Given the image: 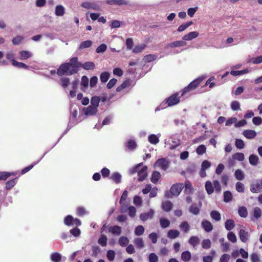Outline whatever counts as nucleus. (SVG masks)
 <instances>
[{"instance_id": "nucleus-35", "label": "nucleus", "mask_w": 262, "mask_h": 262, "mask_svg": "<svg viewBox=\"0 0 262 262\" xmlns=\"http://www.w3.org/2000/svg\"><path fill=\"white\" fill-rule=\"evenodd\" d=\"M234 176L236 180L238 181H242L245 178L244 172L241 169H237L235 171Z\"/></svg>"}, {"instance_id": "nucleus-50", "label": "nucleus", "mask_w": 262, "mask_h": 262, "mask_svg": "<svg viewBox=\"0 0 262 262\" xmlns=\"http://www.w3.org/2000/svg\"><path fill=\"white\" fill-rule=\"evenodd\" d=\"M17 182V178L8 181L6 184V188L7 190H10L13 187Z\"/></svg>"}, {"instance_id": "nucleus-46", "label": "nucleus", "mask_w": 262, "mask_h": 262, "mask_svg": "<svg viewBox=\"0 0 262 262\" xmlns=\"http://www.w3.org/2000/svg\"><path fill=\"white\" fill-rule=\"evenodd\" d=\"M160 224L161 228H166L169 226L170 221L168 219L162 217L160 219Z\"/></svg>"}, {"instance_id": "nucleus-52", "label": "nucleus", "mask_w": 262, "mask_h": 262, "mask_svg": "<svg viewBox=\"0 0 262 262\" xmlns=\"http://www.w3.org/2000/svg\"><path fill=\"white\" fill-rule=\"evenodd\" d=\"M12 64L13 66L16 67H17L18 68H20V69H28V67H29L26 64H25V63H24L23 62H18V61H16V60H13V62H12Z\"/></svg>"}, {"instance_id": "nucleus-29", "label": "nucleus", "mask_w": 262, "mask_h": 262, "mask_svg": "<svg viewBox=\"0 0 262 262\" xmlns=\"http://www.w3.org/2000/svg\"><path fill=\"white\" fill-rule=\"evenodd\" d=\"M250 164L252 166H256L259 162V158L257 156L252 154L249 157Z\"/></svg>"}, {"instance_id": "nucleus-54", "label": "nucleus", "mask_w": 262, "mask_h": 262, "mask_svg": "<svg viewBox=\"0 0 262 262\" xmlns=\"http://www.w3.org/2000/svg\"><path fill=\"white\" fill-rule=\"evenodd\" d=\"M119 245L122 247L126 246L129 243V239L126 236H121L118 241Z\"/></svg>"}, {"instance_id": "nucleus-2", "label": "nucleus", "mask_w": 262, "mask_h": 262, "mask_svg": "<svg viewBox=\"0 0 262 262\" xmlns=\"http://www.w3.org/2000/svg\"><path fill=\"white\" fill-rule=\"evenodd\" d=\"M77 72V70L75 69H70L69 63H64L62 64L57 69V74L59 76L63 75H73Z\"/></svg>"}, {"instance_id": "nucleus-16", "label": "nucleus", "mask_w": 262, "mask_h": 262, "mask_svg": "<svg viewBox=\"0 0 262 262\" xmlns=\"http://www.w3.org/2000/svg\"><path fill=\"white\" fill-rule=\"evenodd\" d=\"M108 232L112 234L118 236L121 233V228L118 226H111L108 228Z\"/></svg>"}, {"instance_id": "nucleus-20", "label": "nucleus", "mask_w": 262, "mask_h": 262, "mask_svg": "<svg viewBox=\"0 0 262 262\" xmlns=\"http://www.w3.org/2000/svg\"><path fill=\"white\" fill-rule=\"evenodd\" d=\"M243 135L247 139H254L256 136V132L254 130H245L243 133Z\"/></svg>"}, {"instance_id": "nucleus-26", "label": "nucleus", "mask_w": 262, "mask_h": 262, "mask_svg": "<svg viewBox=\"0 0 262 262\" xmlns=\"http://www.w3.org/2000/svg\"><path fill=\"white\" fill-rule=\"evenodd\" d=\"M95 65L93 62L88 61L84 63H81V67L86 70H92L95 68Z\"/></svg>"}, {"instance_id": "nucleus-15", "label": "nucleus", "mask_w": 262, "mask_h": 262, "mask_svg": "<svg viewBox=\"0 0 262 262\" xmlns=\"http://www.w3.org/2000/svg\"><path fill=\"white\" fill-rule=\"evenodd\" d=\"M202 227L207 232L211 231L213 229V226L210 222L204 220L201 223Z\"/></svg>"}, {"instance_id": "nucleus-14", "label": "nucleus", "mask_w": 262, "mask_h": 262, "mask_svg": "<svg viewBox=\"0 0 262 262\" xmlns=\"http://www.w3.org/2000/svg\"><path fill=\"white\" fill-rule=\"evenodd\" d=\"M106 3L110 5H127L128 2L127 0H107Z\"/></svg>"}, {"instance_id": "nucleus-62", "label": "nucleus", "mask_w": 262, "mask_h": 262, "mask_svg": "<svg viewBox=\"0 0 262 262\" xmlns=\"http://www.w3.org/2000/svg\"><path fill=\"white\" fill-rule=\"evenodd\" d=\"M213 189H214L217 193H220L221 191V186L220 182L217 180H214L213 182Z\"/></svg>"}, {"instance_id": "nucleus-49", "label": "nucleus", "mask_w": 262, "mask_h": 262, "mask_svg": "<svg viewBox=\"0 0 262 262\" xmlns=\"http://www.w3.org/2000/svg\"><path fill=\"white\" fill-rule=\"evenodd\" d=\"M107 238L104 234H101L98 240V243L102 247H104L107 244Z\"/></svg>"}, {"instance_id": "nucleus-11", "label": "nucleus", "mask_w": 262, "mask_h": 262, "mask_svg": "<svg viewBox=\"0 0 262 262\" xmlns=\"http://www.w3.org/2000/svg\"><path fill=\"white\" fill-rule=\"evenodd\" d=\"M137 146L136 142L133 139H129L125 144L126 151H133L136 148Z\"/></svg>"}, {"instance_id": "nucleus-37", "label": "nucleus", "mask_w": 262, "mask_h": 262, "mask_svg": "<svg viewBox=\"0 0 262 262\" xmlns=\"http://www.w3.org/2000/svg\"><path fill=\"white\" fill-rule=\"evenodd\" d=\"M191 257V255L189 251H185L181 254V259L185 262L189 261Z\"/></svg>"}, {"instance_id": "nucleus-33", "label": "nucleus", "mask_w": 262, "mask_h": 262, "mask_svg": "<svg viewBox=\"0 0 262 262\" xmlns=\"http://www.w3.org/2000/svg\"><path fill=\"white\" fill-rule=\"evenodd\" d=\"M200 210L199 207L195 204H192L189 208V212L195 215L199 214Z\"/></svg>"}, {"instance_id": "nucleus-27", "label": "nucleus", "mask_w": 262, "mask_h": 262, "mask_svg": "<svg viewBox=\"0 0 262 262\" xmlns=\"http://www.w3.org/2000/svg\"><path fill=\"white\" fill-rule=\"evenodd\" d=\"M172 203L169 201L163 202L162 204V208L166 212L170 211L172 208Z\"/></svg>"}, {"instance_id": "nucleus-53", "label": "nucleus", "mask_w": 262, "mask_h": 262, "mask_svg": "<svg viewBox=\"0 0 262 262\" xmlns=\"http://www.w3.org/2000/svg\"><path fill=\"white\" fill-rule=\"evenodd\" d=\"M180 229L184 232L187 233L190 229V226L186 221L183 222L179 226Z\"/></svg>"}, {"instance_id": "nucleus-12", "label": "nucleus", "mask_w": 262, "mask_h": 262, "mask_svg": "<svg viewBox=\"0 0 262 262\" xmlns=\"http://www.w3.org/2000/svg\"><path fill=\"white\" fill-rule=\"evenodd\" d=\"M81 7L86 9H92L93 10L99 11L100 10V7L94 3L91 2H84L81 4Z\"/></svg>"}, {"instance_id": "nucleus-24", "label": "nucleus", "mask_w": 262, "mask_h": 262, "mask_svg": "<svg viewBox=\"0 0 262 262\" xmlns=\"http://www.w3.org/2000/svg\"><path fill=\"white\" fill-rule=\"evenodd\" d=\"M186 45V42L183 40H178L168 44L167 47L170 48H174L179 47H183Z\"/></svg>"}, {"instance_id": "nucleus-44", "label": "nucleus", "mask_w": 262, "mask_h": 262, "mask_svg": "<svg viewBox=\"0 0 262 262\" xmlns=\"http://www.w3.org/2000/svg\"><path fill=\"white\" fill-rule=\"evenodd\" d=\"M92 45V42L91 40H86L81 42L79 46V50H83L90 47Z\"/></svg>"}, {"instance_id": "nucleus-6", "label": "nucleus", "mask_w": 262, "mask_h": 262, "mask_svg": "<svg viewBox=\"0 0 262 262\" xmlns=\"http://www.w3.org/2000/svg\"><path fill=\"white\" fill-rule=\"evenodd\" d=\"M183 188L184 184L183 183H177L172 185L170 192L172 195L178 196Z\"/></svg>"}, {"instance_id": "nucleus-39", "label": "nucleus", "mask_w": 262, "mask_h": 262, "mask_svg": "<svg viewBox=\"0 0 262 262\" xmlns=\"http://www.w3.org/2000/svg\"><path fill=\"white\" fill-rule=\"evenodd\" d=\"M200 242V239L198 236H192L190 237L188 241V243L192 245L193 247H195L199 244Z\"/></svg>"}, {"instance_id": "nucleus-48", "label": "nucleus", "mask_w": 262, "mask_h": 262, "mask_svg": "<svg viewBox=\"0 0 262 262\" xmlns=\"http://www.w3.org/2000/svg\"><path fill=\"white\" fill-rule=\"evenodd\" d=\"M161 177V174L157 171H155L152 172L151 178V181L153 183H156L160 178Z\"/></svg>"}, {"instance_id": "nucleus-41", "label": "nucleus", "mask_w": 262, "mask_h": 262, "mask_svg": "<svg viewBox=\"0 0 262 262\" xmlns=\"http://www.w3.org/2000/svg\"><path fill=\"white\" fill-rule=\"evenodd\" d=\"M76 213L77 215L82 216L88 214L89 212L84 207H78L76 209Z\"/></svg>"}, {"instance_id": "nucleus-17", "label": "nucleus", "mask_w": 262, "mask_h": 262, "mask_svg": "<svg viewBox=\"0 0 262 262\" xmlns=\"http://www.w3.org/2000/svg\"><path fill=\"white\" fill-rule=\"evenodd\" d=\"M199 33L198 32L192 31L183 36L182 39L184 40L190 41L194 38H196L199 36Z\"/></svg>"}, {"instance_id": "nucleus-28", "label": "nucleus", "mask_w": 262, "mask_h": 262, "mask_svg": "<svg viewBox=\"0 0 262 262\" xmlns=\"http://www.w3.org/2000/svg\"><path fill=\"white\" fill-rule=\"evenodd\" d=\"M19 59L20 60H25L32 57V54L31 52L27 51H22L19 52Z\"/></svg>"}, {"instance_id": "nucleus-57", "label": "nucleus", "mask_w": 262, "mask_h": 262, "mask_svg": "<svg viewBox=\"0 0 262 262\" xmlns=\"http://www.w3.org/2000/svg\"><path fill=\"white\" fill-rule=\"evenodd\" d=\"M228 239L233 243H235L237 241V237L235 234L232 232H229L227 235Z\"/></svg>"}, {"instance_id": "nucleus-47", "label": "nucleus", "mask_w": 262, "mask_h": 262, "mask_svg": "<svg viewBox=\"0 0 262 262\" xmlns=\"http://www.w3.org/2000/svg\"><path fill=\"white\" fill-rule=\"evenodd\" d=\"M111 179L116 183H119L121 180V175L118 172H115L112 174Z\"/></svg>"}, {"instance_id": "nucleus-45", "label": "nucleus", "mask_w": 262, "mask_h": 262, "mask_svg": "<svg viewBox=\"0 0 262 262\" xmlns=\"http://www.w3.org/2000/svg\"><path fill=\"white\" fill-rule=\"evenodd\" d=\"M100 101V98L99 97L96 96L92 97L91 100V106H94L98 108Z\"/></svg>"}, {"instance_id": "nucleus-31", "label": "nucleus", "mask_w": 262, "mask_h": 262, "mask_svg": "<svg viewBox=\"0 0 262 262\" xmlns=\"http://www.w3.org/2000/svg\"><path fill=\"white\" fill-rule=\"evenodd\" d=\"M225 227L227 230L230 231L235 227V223L233 220H227L225 223Z\"/></svg>"}, {"instance_id": "nucleus-9", "label": "nucleus", "mask_w": 262, "mask_h": 262, "mask_svg": "<svg viewBox=\"0 0 262 262\" xmlns=\"http://www.w3.org/2000/svg\"><path fill=\"white\" fill-rule=\"evenodd\" d=\"M77 115V111L76 110H74L71 112L67 130H69L77 123V122L76 120Z\"/></svg>"}, {"instance_id": "nucleus-51", "label": "nucleus", "mask_w": 262, "mask_h": 262, "mask_svg": "<svg viewBox=\"0 0 262 262\" xmlns=\"http://www.w3.org/2000/svg\"><path fill=\"white\" fill-rule=\"evenodd\" d=\"M146 45L144 43L137 45L133 49V52L134 53H138L142 52L145 48Z\"/></svg>"}, {"instance_id": "nucleus-58", "label": "nucleus", "mask_w": 262, "mask_h": 262, "mask_svg": "<svg viewBox=\"0 0 262 262\" xmlns=\"http://www.w3.org/2000/svg\"><path fill=\"white\" fill-rule=\"evenodd\" d=\"M73 218L71 215H67L64 219V224L67 226H72Z\"/></svg>"}, {"instance_id": "nucleus-25", "label": "nucleus", "mask_w": 262, "mask_h": 262, "mask_svg": "<svg viewBox=\"0 0 262 262\" xmlns=\"http://www.w3.org/2000/svg\"><path fill=\"white\" fill-rule=\"evenodd\" d=\"M250 72V70L249 69H246L241 71L231 70L230 73L233 76H237L249 73Z\"/></svg>"}, {"instance_id": "nucleus-56", "label": "nucleus", "mask_w": 262, "mask_h": 262, "mask_svg": "<svg viewBox=\"0 0 262 262\" xmlns=\"http://www.w3.org/2000/svg\"><path fill=\"white\" fill-rule=\"evenodd\" d=\"M145 229L142 225L136 227L135 230V234L137 236H140L144 233Z\"/></svg>"}, {"instance_id": "nucleus-30", "label": "nucleus", "mask_w": 262, "mask_h": 262, "mask_svg": "<svg viewBox=\"0 0 262 262\" xmlns=\"http://www.w3.org/2000/svg\"><path fill=\"white\" fill-rule=\"evenodd\" d=\"M65 9L63 6L59 5L56 6L55 14L58 16H62L64 14Z\"/></svg>"}, {"instance_id": "nucleus-32", "label": "nucleus", "mask_w": 262, "mask_h": 262, "mask_svg": "<svg viewBox=\"0 0 262 262\" xmlns=\"http://www.w3.org/2000/svg\"><path fill=\"white\" fill-rule=\"evenodd\" d=\"M134 243L139 249H142L144 247V241L142 238H135L134 240Z\"/></svg>"}, {"instance_id": "nucleus-4", "label": "nucleus", "mask_w": 262, "mask_h": 262, "mask_svg": "<svg viewBox=\"0 0 262 262\" xmlns=\"http://www.w3.org/2000/svg\"><path fill=\"white\" fill-rule=\"evenodd\" d=\"M155 168H159L161 170L166 171L169 167V163L168 160L165 158L158 159L154 164Z\"/></svg>"}, {"instance_id": "nucleus-7", "label": "nucleus", "mask_w": 262, "mask_h": 262, "mask_svg": "<svg viewBox=\"0 0 262 262\" xmlns=\"http://www.w3.org/2000/svg\"><path fill=\"white\" fill-rule=\"evenodd\" d=\"M84 114L86 116H93L96 114L98 108L94 106H89L84 107L82 110Z\"/></svg>"}, {"instance_id": "nucleus-22", "label": "nucleus", "mask_w": 262, "mask_h": 262, "mask_svg": "<svg viewBox=\"0 0 262 262\" xmlns=\"http://www.w3.org/2000/svg\"><path fill=\"white\" fill-rule=\"evenodd\" d=\"M170 139H171L172 144L170 146V149L172 150L180 144V140L176 135L171 136Z\"/></svg>"}, {"instance_id": "nucleus-43", "label": "nucleus", "mask_w": 262, "mask_h": 262, "mask_svg": "<svg viewBox=\"0 0 262 262\" xmlns=\"http://www.w3.org/2000/svg\"><path fill=\"white\" fill-rule=\"evenodd\" d=\"M232 194L229 191H226L224 192V201L226 203H229L232 200Z\"/></svg>"}, {"instance_id": "nucleus-13", "label": "nucleus", "mask_w": 262, "mask_h": 262, "mask_svg": "<svg viewBox=\"0 0 262 262\" xmlns=\"http://www.w3.org/2000/svg\"><path fill=\"white\" fill-rule=\"evenodd\" d=\"M239 236L242 242L246 243L249 239L250 235L245 230L241 229L239 231Z\"/></svg>"}, {"instance_id": "nucleus-10", "label": "nucleus", "mask_w": 262, "mask_h": 262, "mask_svg": "<svg viewBox=\"0 0 262 262\" xmlns=\"http://www.w3.org/2000/svg\"><path fill=\"white\" fill-rule=\"evenodd\" d=\"M155 214V211L153 209H150L148 212H144L141 213L140 215V219L143 222L147 220H151L153 218Z\"/></svg>"}, {"instance_id": "nucleus-59", "label": "nucleus", "mask_w": 262, "mask_h": 262, "mask_svg": "<svg viewBox=\"0 0 262 262\" xmlns=\"http://www.w3.org/2000/svg\"><path fill=\"white\" fill-rule=\"evenodd\" d=\"M110 77V74L107 72H102L100 75V80L102 82H106Z\"/></svg>"}, {"instance_id": "nucleus-23", "label": "nucleus", "mask_w": 262, "mask_h": 262, "mask_svg": "<svg viewBox=\"0 0 262 262\" xmlns=\"http://www.w3.org/2000/svg\"><path fill=\"white\" fill-rule=\"evenodd\" d=\"M180 235V232L177 230L171 229L167 232V237L171 239H176Z\"/></svg>"}, {"instance_id": "nucleus-38", "label": "nucleus", "mask_w": 262, "mask_h": 262, "mask_svg": "<svg viewBox=\"0 0 262 262\" xmlns=\"http://www.w3.org/2000/svg\"><path fill=\"white\" fill-rule=\"evenodd\" d=\"M50 258L53 262H60L61 259V255L58 252H54L51 254Z\"/></svg>"}, {"instance_id": "nucleus-3", "label": "nucleus", "mask_w": 262, "mask_h": 262, "mask_svg": "<svg viewBox=\"0 0 262 262\" xmlns=\"http://www.w3.org/2000/svg\"><path fill=\"white\" fill-rule=\"evenodd\" d=\"M135 84V83L134 80L128 79L118 86L116 91L118 92H123V94H126L131 90Z\"/></svg>"}, {"instance_id": "nucleus-36", "label": "nucleus", "mask_w": 262, "mask_h": 262, "mask_svg": "<svg viewBox=\"0 0 262 262\" xmlns=\"http://www.w3.org/2000/svg\"><path fill=\"white\" fill-rule=\"evenodd\" d=\"M210 216L216 222H219L221 220V215L220 213L216 210H213L211 211Z\"/></svg>"}, {"instance_id": "nucleus-63", "label": "nucleus", "mask_w": 262, "mask_h": 262, "mask_svg": "<svg viewBox=\"0 0 262 262\" xmlns=\"http://www.w3.org/2000/svg\"><path fill=\"white\" fill-rule=\"evenodd\" d=\"M235 188L237 192L242 193L244 192L245 190L244 185L239 182H238L235 184Z\"/></svg>"}, {"instance_id": "nucleus-34", "label": "nucleus", "mask_w": 262, "mask_h": 262, "mask_svg": "<svg viewBox=\"0 0 262 262\" xmlns=\"http://www.w3.org/2000/svg\"><path fill=\"white\" fill-rule=\"evenodd\" d=\"M185 187V192L187 194H191L192 193V187L191 183L189 181H186L185 184L184 185V187Z\"/></svg>"}, {"instance_id": "nucleus-60", "label": "nucleus", "mask_w": 262, "mask_h": 262, "mask_svg": "<svg viewBox=\"0 0 262 262\" xmlns=\"http://www.w3.org/2000/svg\"><path fill=\"white\" fill-rule=\"evenodd\" d=\"M206 148L204 145H200L196 149V152L199 155H202L206 152Z\"/></svg>"}, {"instance_id": "nucleus-55", "label": "nucleus", "mask_w": 262, "mask_h": 262, "mask_svg": "<svg viewBox=\"0 0 262 262\" xmlns=\"http://www.w3.org/2000/svg\"><path fill=\"white\" fill-rule=\"evenodd\" d=\"M232 158L233 160H236L239 161H243L245 159V156L243 153L236 152L232 155Z\"/></svg>"}, {"instance_id": "nucleus-8", "label": "nucleus", "mask_w": 262, "mask_h": 262, "mask_svg": "<svg viewBox=\"0 0 262 262\" xmlns=\"http://www.w3.org/2000/svg\"><path fill=\"white\" fill-rule=\"evenodd\" d=\"M179 93H177L170 97L166 100V103H167L168 106H172L178 104L180 102V99L179 97Z\"/></svg>"}, {"instance_id": "nucleus-40", "label": "nucleus", "mask_w": 262, "mask_h": 262, "mask_svg": "<svg viewBox=\"0 0 262 262\" xmlns=\"http://www.w3.org/2000/svg\"><path fill=\"white\" fill-rule=\"evenodd\" d=\"M205 189L208 194H212L213 191V184L209 181H208L205 183Z\"/></svg>"}, {"instance_id": "nucleus-42", "label": "nucleus", "mask_w": 262, "mask_h": 262, "mask_svg": "<svg viewBox=\"0 0 262 262\" xmlns=\"http://www.w3.org/2000/svg\"><path fill=\"white\" fill-rule=\"evenodd\" d=\"M239 215L242 217H246L248 215V211L247 208L244 206L239 207L238 209Z\"/></svg>"}, {"instance_id": "nucleus-5", "label": "nucleus", "mask_w": 262, "mask_h": 262, "mask_svg": "<svg viewBox=\"0 0 262 262\" xmlns=\"http://www.w3.org/2000/svg\"><path fill=\"white\" fill-rule=\"evenodd\" d=\"M250 189L253 193L262 192V179L257 180L255 183H251L250 186Z\"/></svg>"}, {"instance_id": "nucleus-18", "label": "nucleus", "mask_w": 262, "mask_h": 262, "mask_svg": "<svg viewBox=\"0 0 262 262\" xmlns=\"http://www.w3.org/2000/svg\"><path fill=\"white\" fill-rule=\"evenodd\" d=\"M160 136V134L157 135L151 134L148 137V141L150 144L156 145L159 142V137Z\"/></svg>"}, {"instance_id": "nucleus-64", "label": "nucleus", "mask_w": 262, "mask_h": 262, "mask_svg": "<svg viewBox=\"0 0 262 262\" xmlns=\"http://www.w3.org/2000/svg\"><path fill=\"white\" fill-rule=\"evenodd\" d=\"M158 256L155 253H151L148 255L149 262H158Z\"/></svg>"}, {"instance_id": "nucleus-61", "label": "nucleus", "mask_w": 262, "mask_h": 262, "mask_svg": "<svg viewBox=\"0 0 262 262\" xmlns=\"http://www.w3.org/2000/svg\"><path fill=\"white\" fill-rule=\"evenodd\" d=\"M115 252L114 250H109L106 252V257L110 261H113L115 257Z\"/></svg>"}, {"instance_id": "nucleus-21", "label": "nucleus", "mask_w": 262, "mask_h": 262, "mask_svg": "<svg viewBox=\"0 0 262 262\" xmlns=\"http://www.w3.org/2000/svg\"><path fill=\"white\" fill-rule=\"evenodd\" d=\"M205 76H201L193 81H192L189 85L192 90H194L200 84V83L204 79Z\"/></svg>"}, {"instance_id": "nucleus-1", "label": "nucleus", "mask_w": 262, "mask_h": 262, "mask_svg": "<svg viewBox=\"0 0 262 262\" xmlns=\"http://www.w3.org/2000/svg\"><path fill=\"white\" fill-rule=\"evenodd\" d=\"M147 166H142V163H141L131 169L130 172L134 173L138 172V181L141 182L147 177Z\"/></svg>"}, {"instance_id": "nucleus-19", "label": "nucleus", "mask_w": 262, "mask_h": 262, "mask_svg": "<svg viewBox=\"0 0 262 262\" xmlns=\"http://www.w3.org/2000/svg\"><path fill=\"white\" fill-rule=\"evenodd\" d=\"M68 63H69V67H72V69H75L77 70V68H80L81 67V62H78L77 57H73L72 58L70 62Z\"/></svg>"}]
</instances>
